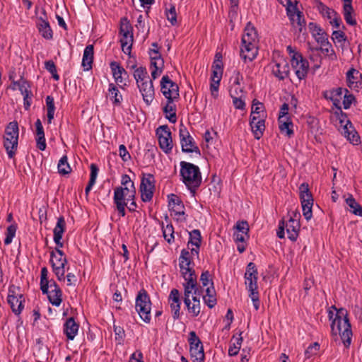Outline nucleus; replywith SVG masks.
<instances>
[{"instance_id":"nucleus-1","label":"nucleus","mask_w":362,"mask_h":362,"mask_svg":"<svg viewBox=\"0 0 362 362\" xmlns=\"http://www.w3.org/2000/svg\"><path fill=\"white\" fill-rule=\"evenodd\" d=\"M328 318L331 321V333L339 336L346 348H349L353 337L349 313L345 308L337 309L335 305L328 308Z\"/></svg>"},{"instance_id":"nucleus-2","label":"nucleus","mask_w":362,"mask_h":362,"mask_svg":"<svg viewBox=\"0 0 362 362\" xmlns=\"http://www.w3.org/2000/svg\"><path fill=\"white\" fill-rule=\"evenodd\" d=\"M184 303L189 313L192 317H197L201 312L200 296L203 293V288L199 287L197 281L189 280L184 282Z\"/></svg>"},{"instance_id":"nucleus-3","label":"nucleus","mask_w":362,"mask_h":362,"mask_svg":"<svg viewBox=\"0 0 362 362\" xmlns=\"http://www.w3.org/2000/svg\"><path fill=\"white\" fill-rule=\"evenodd\" d=\"M180 165L181 180L190 191L194 192L202 183V175L199 167L186 161H181Z\"/></svg>"},{"instance_id":"nucleus-4","label":"nucleus","mask_w":362,"mask_h":362,"mask_svg":"<svg viewBox=\"0 0 362 362\" xmlns=\"http://www.w3.org/2000/svg\"><path fill=\"white\" fill-rule=\"evenodd\" d=\"M136 187L134 184H131L129 187L126 186H119L114 189L113 202L116 210L122 217L126 215L127 199H136Z\"/></svg>"},{"instance_id":"nucleus-5","label":"nucleus","mask_w":362,"mask_h":362,"mask_svg":"<svg viewBox=\"0 0 362 362\" xmlns=\"http://www.w3.org/2000/svg\"><path fill=\"white\" fill-rule=\"evenodd\" d=\"M199 254H193L192 250L189 249H182L179 257V266L181 276L185 279V282H189V280L197 281V276L195 273L194 257L199 258Z\"/></svg>"},{"instance_id":"nucleus-6","label":"nucleus","mask_w":362,"mask_h":362,"mask_svg":"<svg viewBox=\"0 0 362 362\" xmlns=\"http://www.w3.org/2000/svg\"><path fill=\"white\" fill-rule=\"evenodd\" d=\"M19 129L16 121L9 122L5 128L4 146L9 158H13L17 151Z\"/></svg>"},{"instance_id":"nucleus-7","label":"nucleus","mask_w":362,"mask_h":362,"mask_svg":"<svg viewBox=\"0 0 362 362\" xmlns=\"http://www.w3.org/2000/svg\"><path fill=\"white\" fill-rule=\"evenodd\" d=\"M291 57V65L297 78L301 81L307 77L309 63L301 53L296 50V47H286Z\"/></svg>"},{"instance_id":"nucleus-8","label":"nucleus","mask_w":362,"mask_h":362,"mask_svg":"<svg viewBox=\"0 0 362 362\" xmlns=\"http://www.w3.org/2000/svg\"><path fill=\"white\" fill-rule=\"evenodd\" d=\"M135 309L144 322L150 323L151 320V301L149 295L144 288L140 289L136 295Z\"/></svg>"},{"instance_id":"nucleus-9","label":"nucleus","mask_w":362,"mask_h":362,"mask_svg":"<svg viewBox=\"0 0 362 362\" xmlns=\"http://www.w3.org/2000/svg\"><path fill=\"white\" fill-rule=\"evenodd\" d=\"M300 227L299 221L293 217H290L287 222L282 219L279 223L276 235L280 239L284 238L285 235L284 230L286 228L288 238L294 242L298 237Z\"/></svg>"},{"instance_id":"nucleus-10","label":"nucleus","mask_w":362,"mask_h":362,"mask_svg":"<svg viewBox=\"0 0 362 362\" xmlns=\"http://www.w3.org/2000/svg\"><path fill=\"white\" fill-rule=\"evenodd\" d=\"M188 343L192 362H204L205 354L203 344L194 331L189 333Z\"/></svg>"},{"instance_id":"nucleus-11","label":"nucleus","mask_w":362,"mask_h":362,"mask_svg":"<svg viewBox=\"0 0 362 362\" xmlns=\"http://www.w3.org/2000/svg\"><path fill=\"white\" fill-rule=\"evenodd\" d=\"M155 184L156 180L152 174L142 173L139 191L141 199L144 202H149L152 200L156 189Z\"/></svg>"},{"instance_id":"nucleus-12","label":"nucleus","mask_w":362,"mask_h":362,"mask_svg":"<svg viewBox=\"0 0 362 362\" xmlns=\"http://www.w3.org/2000/svg\"><path fill=\"white\" fill-rule=\"evenodd\" d=\"M179 137L182 152L195 153L199 156L201 151L194 138L190 135L187 127L181 124L179 129Z\"/></svg>"},{"instance_id":"nucleus-13","label":"nucleus","mask_w":362,"mask_h":362,"mask_svg":"<svg viewBox=\"0 0 362 362\" xmlns=\"http://www.w3.org/2000/svg\"><path fill=\"white\" fill-rule=\"evenodd\" d=\"M160 91L167 100H178L180 98L178 85L168 75H164L160 80Z\"/></svg>"},{"instance_id":"nucleus-14","label":"nucleus","mask_w":362,"mask_h":362,"mask_svg":"<svg viewBox=\"0 0 362 362\" xmlns=\"http://www.w3.org/2000/svg\"><path fill=\"white\" fill-rule=\"evenodd\" d=\"M286 10L292 26L301 31L305 25V21L303 13L297 8V1L294 0V4L287 6Z\"/></svg>"},{"instance_id":"nucleus-15","label":"nucleus","mask_w":362,"mask_h":362,"mask_svg":"<svg viewBox=\"0 0 362 362\" xmlns=\"http://www.w3.org/2000/svg\"><path fill=\"white\" fill-rule=\"evenodd\" d=\"M160 148L165 153H170L173 148L171 132L167 125L160 126L156 129Z\"/></svg>"},{"instance_id":"nucleus-16","label":"nucleus","mask_w":362,"mask_h":362,"mask_svg":"<svg viewBox=\"0 0 362 362\" xmlns=\"http://www.w3.org/2000/svg\"><path fill=\"white\" fill-rule=\"evenodd\" d=\"M50 262L53 272L60 281L65 280L66 257H58L54 251L50 252Z\"/></svg>"},{"instance_id":"nucleus-17","label":"nucleus","mask_w":362,"mask_h":362,"mask_svg":"<svg viewBox=\"0 0 362 362\" xmlns=\"http://www.w3.org/2000/svg\"><path fill=\"white\" fill-rule=\"evenodd\" d=\"M245 284L248 291H255L258 289V272L255 263L250 262L247 265L246 272L245 273Z\"/></svg>"},{"instance_id":"nucleus-18","label":"nucleus","mask_w":362,"mask_h":362,"mask_svg":"<svg viewBox=\"0 0 362 362\" xmlns=\"http://www.w3.org/2000/svg\"><path fill=\"white\" fill-rule=\"evenodd\" d=\"M46 294L50 303L54 306H59L62 302V291L54 279H51Z\"/></svg>"},{"instance_id":"nucleus-19","label":"nucleus","mask_w":362,"mask_h":362,"mask_svg":"<svg viewBox=\"0 0 362 362\" xmlns=\"http://www.w3.org/2000/svg\"><path fill=\"white\" fill-rule=\"evenodd\" d=\"M110 66L116 83H117L121 88L127 86L126 80L128 78L127 71L119 64V63L115 61L110 62Z\"/></svg>"},{"instance_id":"nucleus-20","label":"nucleus","mask_w":362,"mask_h":362,"mask_svg":"<svg viewBox=\"0 0 362 362\" xmlns=\"http://www.w3.org/2000/svg\"><path fill=\"white\" fill-rule=\"evenodd\" d=\"M120 43L121 45H132L133 32L132 27L127 18L121 21L120 25Z\"/></svg>"},{"instance_id":"nucleus-21","label":"nucleus","mask_w":362,"mask_h":362,"mask_svg":"<svg viewBox=\"0 0 362 362\" xmlns=\"http://www.w3.org/2000/svg\"><path fill=\"white\" fill-rule=\"evenodd\" d=\"M272 72L279 80H284L289 75V66L288 62L284 59L274 62L272 66Z\"/></svg>"},{"instance_id":"nucleus-22","label":"nucleus","mask_w":362,"mask_h":362,"mask_svg":"<svg viewBox=\"0 0 362 362\" xmlns=\"http://www.w3.org/2000/svg\"><path fill=\"white\" fill-rule=\"evenodd\" d=\"M137 86L142 95L144 103L147 105H150L154 98L155 95L152 80L150 79L145 82L139 83L137 84Z\"/></svg>"},{"instance_id":"nucleus-23","label":"nucleus","mask_w":362,"mask_h":362,"mask_svg":"<svg viewBox=\"0 0 362 362\" xmlns=\"http://www.w3.org/2000/svg\"><path fill=\"white\" fill-rule=\"evenodd\" d=\"M265 121L263 117L260 116H252L250 117V125L252 132L254 134V137L259 140L260 139L265 130Z\"/></svg>"},{"instance_id":"nucleus-24","label":"nucleus","mask_w":362,"mask_h":362,"mask_svg":"<svg viewBox=\"0 0 362 362\" xmlns=\"http://www.w3.org/2000/svg\"><path fill=\"white\" fill-rule=\"evenodd\" d=\"M202 241L201 232L198 229H194L189 233L187 249L192 250L193 254H199V250Z\"/></svg>"},{"instance_id":"nucleus-25","label":"nucleus","mask_w":362,"mask_h":362,"mask_svg":"<svg viewBox=\"0 0 362 362\" xmlns=\"http://www.w3.org/2000/svg\"><path fill=\"white\" fill-rule=\"evenodd\" d=\"M168 197V206L170 210L175 214L176 216L180 218L185 215V206L180 198L176 194H170Z\"/></svg>"},{"instance_id":"nucleus-26","label":"nucleus","mask_w":362,"mask_h":362,"mask_svg":"<svg viewBox=\"0 0 362 362\" xmlns=\"http://www.w3.org/2000/svg\"><path fill=\"white\" fill-rule=\"evenodd\" d=\"M347 86L353 90H358L362 83V74L356 69L351 68L346 74Z\"/></svg>"},{"instance_id":"nucleus-27","label":"nucleus","mask_w":362,"mask_h":362,"mask_svg":"<svg viewBox=\"0 0 362 362\" xmlns=\"http://www.w3.org/2000/svg\"><path fill=\"white\" fill-rule=\"evenodd\" d=\"M258 35L255 28L248 23L244 29L242 36V43L244 45H253L257 42Z\"/></svg>"},{"instance_id":"nucleus-28","label":"nucleus","mask_w":362,"mask_h":362,"mask_svg":"<svg viewBox=\"0 0 362 362\" xmlns=\"http://www.w3.org/2000/svg\"><path fill=\"white\" fill-rule=\"evenodd\" d=\"M43 16L37 18V26L40 33L46 39H51L52 37V30L50 28L49 23L47 21L45 12L43 11Z\"/></svg>"},{"instance_id":"nucleus-29","label":"nucleus","mask_w":362,"mask_h":362,"mask_svg":"<svg viewBox=\"0 0 362 362\" xmlns=\"http://www.w3.org/2000/svg\"><path fill=\"white\" fill-rule=\"evenodd\" d=\"M309 28L311 30L312 35L316 42L320 45H329L327 33L318 25L314 23H310Z\"/></svg>"},{"instance_id":"nucleus-30","label":"nucleus","mask_w":362,"mask_h":362,"mask_svg":"<svg viewBox=\"0 0 362 362\" xmlns=\"http://www.w3.org/2000/svg\"><path fill=\"white\" fill-rule=\"evenodd\" d=\"M78 328L79 325L71 317L64 324V333L69 340H73L78 333Z\"/></svg>"},{"instance_id":"nucleus-31","label":"nucleus","mask_w":362,"mask_h":362,"mask_svg":"<svg viewBox=\"0 0 362 362\" xmlns=\"http://www.w3.org/2000/svg\"><path fill=\"white\" fill-rule=\"evenodd\" d=\"M94 59V47H86L83 58L81 66L85 71H90L92 69V65Z\"/></svg>"},{"instance_id":"nucleus-32","label":"nucleus","mask_w":362,"mask_h":362,"mask_svg":"<svg viewBox=\"0 0 362 362\" xmlns=\"http://www.w3.org/2000/svg\"><path fill=\"white\" fill-rule=\"evenodd\" d=\"M258 54V47H241L240 50V57L245 62H252Z\"/></svg>"},{"instance_id":"nucleus-33","label":"nucleus","mask_w":362,"mask_h":362,"mask_svg":"<svg viewBox=\"0 0 362 362\" xmlns=\"http://www.w3.org/2000/svg\"><path fill=\"white\" fill-rule=\"evenodd\" d=\"M203 300L204 303L209 308H213L216 305V293L214 286H208L205 288V294L203 295Z\"/></svg>"},{"instance_id":"nucleus-34","label":"nucleus","mask_w":362,"mask_h":362,"mask_svg":"<svg viewBox=\"0 0 362 362\" xmlns=\"http://www.w3.org/2000/svg\"><path fill=\"white\" fill-rule=\"evenodd\" d=\"M175 101L176 100H167L165 105L163 108L166 118L171 123H175L177 122Z\"/></svg>"},{"instance_id":"nucleus-35","label":"nucleus","mask_w":362,"mask_h":362,"mask_svg":"<svg viewBox=\"0 0 362 362\" xmlns=\"http://www.w3.org/2000/svg\"><path fill=\"white\" fill-rule=\"evenodd\" d=\"M108 95L114 105H120L122 101V95L116 85L112 83H110L108 86Z\"/></svg>"},{"instance_id":"nucleus-36","label":"nucleus","mask_w":362,"mask_h":362,"mask_svg":"<svg viewBox=\"0 0 362 362\" xmlns=\"http://www.w3.org/2000/svg\"><path fill=\"white\" fill-rule=\"evenodd\" d=\"M279 127L281 133L286 132L288 137H291L293 135V122L291 119L288 117L279 118Z\"/></svg>"},{"instance_id":"nucleus-37","label":"nucleus","mask_w":362,"mask_h":362,"mask_svg":"<svg viewBox=\"0 0 362 362\" xmlns=\"http://www.w3.org/2000/svg\"><path fill=\"white\" fill-rule=\"evenodd\" d=\"M299 196L301 203H313V195L310 191L309 185L308 183L303 182L300 185Z\"/></svg>"},{"instance_id":"nucleus-38","label":"nucleus","mask_w":362,"mask_h":362,"mask_svg":"<svg viewBox=\"0 0 362 362\" xmlns=\"http://www.w3.org/2000/svg\"><path fill=\"white\" fill-rule=\"evenodd\" d=\"M353 8L351 0H344V17L347 24L354 25L356 21L352 15Z\"/></svg>"},{"instance_id":"nucleus-39","label":"nucleus","mask_w":362,"mask_h":362,"mask_svg":"<svg viewBox=\"0 0 362 362\" xmlns=\"http://www.w3.org/2000/svg\"><path fill=\"white\" fill-rule=\"evenodd\" d=\"M161 229L163 233V236L165 240L170 245L173 244L175 242V236H174V227L172 223H168L166 226H164V223L161 224Z\"/></svg>"},{"instance_id":"nucleus-40","label":"nucleus","mask_w":362,"mask_h":362,"mask_svg":"<svg viewBox=\"0 0 362 362\" xmlns=\"http://www.w3.org/2000/svg\"><path fill=\"white\" fill-rule=\"evenodd\" d=\"M242 333H243L242 332H239L238 337H235V336L233 337L232 341L233 339H235V341L233 342L229 346L228 355L230 356H234L238 354V352L240 349V347H241L243 340V339L241 336Z\"/></svg>"},{"instance_id":"nucleus-41","label":"nucleus","mask_w":362,"mask_h":362,"mask_svg":"<svg viewBox=\"0 0 362 362\" xmlns=\"http://www.w3.org/2000/svg\"><path fill=\"white\" fill-rule=\"evenodd\" d=\"M66 230V221L64 216L57 218V224L53 230V238H62Z\"/></svg>"},{"instance_id":"nucleus-42","label":"nucleus","mask_w":362,"mask_h":362,"mask_svg":"<svg viewBox=\"0 0 362 362\" xmlns=\"http://www.w3.org/2000/svg\"><path fill=\"white\" fill-rule=\"evenodd\" d=\"M341 134L352 144H357L359 141V136L355 131L353 126L351 128L344 126V131H341Z\"/></svg>"},{"instance_id":"nucleus-43","label":"nucleus","mask_w":362,"mask_h":362,"mask_svg":"<svg viewBox=\"0 0 362 362\" xmlns=\"http://www.w3.org/2000/svg\"><path fill=\"white\" fill-rule=\"evenodd\" d=\"M46 106H47V122L48 124H51L52 119H54V112H55V105L54 98L50 95H47L45 98Z\"/></svg>"},{"instance_id":"nucleus-44","label":"nucleus","mask_w":362,"mask_h":362,"mask_svg":"<svg viewBox=\"0 0 362 362\" xmlns=\"http://www.w3.org/2000/svg\"><path fill=\"white\" fill-rule=\"evenodd\" d=\"M134 77L136 81V84L150 80L147 70L144 66L135 69L134 71Z\"/></svg>"},{"instance_id":"nucleus-45","label":"nucleus","mask_w":362,"mask_h":362,"mask_svg":"<svg viewBox=\"0 0 362 362\" xmlns=\"http://www.w3.org/2000/svg\"><path fill=\"white\" fill-rule=\"evenodd\" d=\"M335 114L340 124L339 127L341 128V132L344 131V126L351 128L352 124L348 119L346 114L341 110V107H338V111H337Z\"/></svg>"},{"instance_id":"nucleus-46","label":"nucleus","mask_w":362,"mask_h":362,"mask_svg":"<svg viewBox=\"0 0 362 362\" xmlns=\"http://www.w3.org/2000/svg\"><path fill=\"white\" fill-rule=\"evenodd\" d=\"M58 172L61 175H68L71 172V168L68 163L66 155L63 156L57 165Z\"/></svg>"},{"instance_id":"nucleus-47","label":"nucleus","mask_w":362,"mask_h":362,"mask_svg":"<svg viewBox=\"0 0 362 362\" xmlns=\"http://www.w3.org/2000/svg\"><path fill=\"white\" fill-rule=\"evenodd\" d=\"M7 300L12 309V311L16 315H19L24 308L23 305V298H20V297H18L8 299Z\"/></svg>"},{"instance_id":"nucleus-48","label":"nucleus","mask_w":362,"mask_h":362,"mask_svg":"<svg viewBox=\"0 0 362 362\" xmlns=\"http://www.w3.org/2000/svg\"><path fill=\"white\" fill-rule=\"evenodd\" d=\"M346 203L347 205L351 209V212L357 216H362V207L355 200L351 194L346 199Z\"/></svg>"},{"instance_id":"nucleus-49","label":"nucleus","mask_w":362,"mask_h":362,"mask_svg":"<svg viewBox=\"0 0 362 362\" xmlns=\"http://www.w3.org/2000/svg\"><path fill=\"white\" fill-rule=\"evenodd\" d=\"M313 49L316 50L324 57H327L331 60L337 59V55L332 47H315Z\"/></svg>"},{"instance_id":"nucleus-50","label":"nucleus","mask_w":362,"mask_h":362,"mask_svg":"<svg viewBox=\"0 0 362 362\" xmlns=\"http://www.w3.org/2000/svg\"><path fill=\"white\" fill-rule=\"evenodd\" d=\"M48 270L47 267H42L40 273V289L42 293H47V288H49V284L51 283V280L48 279Z\"/></svg>"},{"instance_id":"nucleus-51","label":"nucleus","mask_w":362,"mask_h":362,"mask_svg":"<svg viewBox=\"0 0 362 362\" xmlns=\"http://www.w3.org/2000/svg\"><path fill=\"white\" fill-rule=\"evenodd\" d=\"M16 87L18 88L23 97L26 96V94L28 95H33L28 81L25 79L23 76H21L20 83H18Z\"/></svg>"},{"instance_id":"nucleus-52","label":"nucleus","mask_w":362,"mask_h":362,"mask_svg":"<svg viewBox=\"0 0 362 362\" xmlns=\"http://www.w3.org/2000/svg\"><path fill=\"white\" fill-rule=\"evenodd\" d=\"M317 8L320 13L324 17H327L328 19L332 18L336 16V12L333 9L329 8L322 2H318L317 4Z\"/></svg>"},{"instance_id":"nucleus-53","label":"nucleus","mask_w":362,"mask_h":362,"mask_svg":"<svg viewBox=\"0 0 362 362\" xmlns=\"http://www.w3.org/2000/svg\"><path fill=\"white\" fill-rule=\"evenodd\" d=\"M17 230V225L16 223L10 225L6 232V238L4 239V244L9 245L11 243L13 238L16 235V232Z\"/></svg>"},{"instance_id":"nucleus-54","label":"nucleus","mask_w":362,"mask_h":362,"mask_svg":"<svg viewBox=\"0 0 362 362\" xmlns=\"http://www.w3.org/2000/svg\"><path fill=\"white\" fill-rule=\"evenodd\" d=\"M200 282L202 283V288L214 286V281L209 271H204L202 273L200 276Z\"/></svg>"},{"instance_id":"nucleus-55","label":"nucleus","mask_w":362,"mask_h":362,"mask_svg":"<svg viewBox=\"0 0 362 362\" xmlns=\"http://www.w3.org/2000/svg\"><path fill=\"white\" fill-rule=\"evenodd\" d=\"M344 91V89H343L342 88H337L330 91V96H328L327 95V93H325L324 95L326 98H329L331 100H332L334 102V104L336 105L337 102H339V98L341 96Z\"/></svg>"},{"instance_id":"nucleus-56","label":"nucleus","mask_w":362,"mask_h":362,"mask_svg":"<svg viewBox=\"0 0 362 362\" xmlns=\"http://www.w3.org/2000/svg\"><path fill=\"white\" fill-rule=\"evenodd\" d=\"M230 95L233 98V103L235 107L238 110H244L245 107V103L242 98V95L236 96L233 93V90H230Z\"/></svg>"},{"instance_id":"nucleus-57","label":"nucleus","mask_w":362,"mask_h":362,"mask_svg":"<svg viewBox=\"0 0 362 362\" xmlns=\"http://www.w3.org/2000/svg\"><path fill=\"white\" fill-rule=\"evenodd\" d=\"M20 297V298H23V296L21 293V288L20 286H15L13 284L10 285L8 287V299H11L13 298H18Z\"/></svg>"},{"instance_id":"nucleus-58","label":"nucleus","mask_w":362,"mask_h":362,"mask_svg":"<svg viewBox=\"0 0 362 362\" xmlns=\"http://www.w3.org/2000/svg\"><path fill=\"white\" fill-rule=\"evenodd\" d=\"M148 54L151 61L158 62V63H157L158 66H164V60L162 58L158 49H151L148 52Z\"/></svg>"},{"instance_id":"nucleus-59","label":"nucleus","mask_w":362,"mask_h":362,"mask_svg":"<svg viewBox=\"0 0 362 362\" xmlns=\"http://www.w3.org/2000/svg\"><path fill=\"white\" fill-rule=\"evenodd\" d=\"M45 69L52 74V78L58 81L59 79V76L57 74V67L53 61L49 60L45 62Z\"/></svg>"},{"instance_id":"nucleus-60","label":"nucleus","mask_w":362,"mask_h":362,"mask_svg":"<svg viewBox=\"0 0 362 362\" xmlns=\"http://www.w3.org/2000/svg\"><path fill=\"white\" fill-rule=\"evenodd\" d=\"M345 95L343 100V107L345 110L349 109L351 104L356 100V98L353 94H350L349 91L345 88Z\"/></svg>"},{"instance_id":"nucleus-61","label":"nucleus","mask_w":362,"mask_h":362,"mask_svg":"<svg viewBox=\"0 0 362 362\" xmlns=\"http://www.w3.org/2000/svg\"><path fill=\"white\" fill-rule=\"evenodd\" d=\"M157 63H158V62L151 61V77L153 79H156L158 77V76H160L164 66H158Z\"/></svg>"},{"instance_id":"nucleus-62","label":"nucleus","mask_w":362,"mask_h":362,"mask_svg":"<svg viewBox=\"0 0 362 362\" xmlns=\"http://www.w3.org/2000/svg\"><path fill=\"white\" fill-rule=\"evenodd\" d=\"M320 349V344L317 342L311 344L305 351V356L306 358H310L313 356L317 354Z\"/></svg>"},{"instance_id":"nucleus-63","label":"nucleus","mask_w":362,"mask_h":362,"mask_svg":"<svg viewBox=\"0 0 362 362\" xmlns=\"http://www.w3.org/2000/svg\"><path fill=\"white\" fill-rule=\"evenodd\" d=\"M114 332L115 334V340L121 344L124 339L125 332L122 327L114 325Z\"/></svg>"},{"instance_id":"nucleus-64","label":"nucleus","mask_w":362,"mask_h":362,"mask_svg":"<svg viewBox=\"0 0 362 362\" xmlns=\"http://www.w3.org/2000/svg\"><path fill=\"white\" fill-rule=\"evenodd\" d=\"M303 215L307 221H309L313 216L312 207L313 203H301Z\"/></svg>"}]
</instances>
